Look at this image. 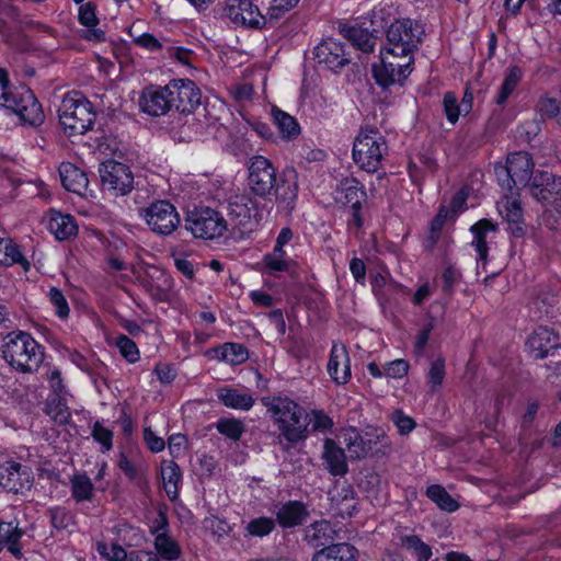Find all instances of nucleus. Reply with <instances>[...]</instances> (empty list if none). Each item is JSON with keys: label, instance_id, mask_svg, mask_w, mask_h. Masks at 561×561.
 I'll list each match as a JSON object with an SVG mask.
<instances>
[{"label": "nucleus", "instance_id": "1", "mask_svg": "<svg viewBox=\"0 0 561 561\" xmlns=\"http://www.w3.org/2000/svg\"><path fill=\"white\" fill-rule=\"evenodd\" d=\"M262 403L286 442L297 444L307 439L310 421L301 405L287 397H266Z\"/></svg>", "mask_w": 561, "mask_h": 561}, {"label": "nucleus", "instance_id": "2", "mask_svg": "<svg viewBox=\"0 0 561 561\" xmlns=\"http://www.w3.org/2000/svg\"><path fill=\"white\" fill-rule=\"evenodd\" d=\"M2 355L12 368L27 374L36 371L44 358L41 345L23 331L10 332L4 337Z\"/></svg>", "mask_w": 561, "mask_h": 561}, {"label": "nucleus", "instance_id": "3", "mask_svg": "<svg viewBox=\"0 0 561 561\" xmlns=\"http://www.w3.org/2000/svg\"><path fill=\"white\" fill-rule=\"evenodd\" d=\"M59 124L69 136L83 135L90 130L95 121L91 102L79 92L64 96L58 107Z\"/></svg>", "mask_w": 561, "mask_h": 561}, {"label": "nucleus", "instance_id": "4", "mask_svg": "<svg viewBox=\"0 0 561 561\" xmlns=\"http://www.w3.org/2000/svg\"><path fill=\"white\" fill-rule=\"evenodd\" d=\"M0 104L14 112L26 124L39 125L44 122V112L34 93L25 87L9 91L8 73L2 68H0Z\"/></svg>", "mask_w": 561, "mask_h": 561}, {"label": "nucleus", "instance_id": "5", "mask_svg": "<svg viewBox=\"0 0 561 561\" xmlns=\"http://www.w3.org/2000/svg\"><path fill=\"white\" fill-rule=\"evenodd\" d=\"M388 151L385 137L377 128H362L353 142L352 157L354 163L362 170L376 172Z\"/></svg>", "mask_w": 561, "mask_h": 561}, {"label": "nucleus", "instance_id": "6", "mask_svg": "<svg viewBox=\"0 0 561 561\" xmlns=\"http://www.w3.org/2000/svg\"><path fill=\"white\" fill-rule=\"evenodd\" d=\"M424 34V27L417 21L398 19L389 25L386 32L387 43L385 47L403 58H407V56L414 57Z\"/></svg>", "mask_w": 561, "mask_h": 561}, {"label": "nucleus", "instance_id": "7", "mask_svg": "<svg viewBox=\"0 0 561 561\" xmlns=\"http://www.w3.org/2000/svg\"><path fill=\"white\" fill-rule=\"evenodd\" d=\"M185 229L195 238L215 240L224 237L228 230V221L218 210L199 207L187 213Z\"/></svg>", "mask_w": 561, "mask_h": 561}, {"label": "nucleus", "instance_id": "8", "mask_svg": "<svg viewBox=\"0 0 561 561\" xmlns=\"http://www.w3.org/2000/svg\"><path fill=\"white\" fill-rule=\"evenodd\" d=\"M534 170V162L527 152H514L507 157L505 164H495L494 171L502 187L512 190L528 184Z\"/></svg>", "mask_w": 561, "mask_h": 561}, {"label": "nucleus", "instance_id": "9", "mask_svg": "<svg viewBox=\"0 0 561 561\" xmlns=\"http://www.w3.org/2000/svg\"><path fill=\"white\" fill-rule=\"evenodd\" d=\"M139 217L158 236H170L180 226L176 208L168 201H156L138 210Z\"/></svg>", "mask_w": 561, "mask_h": 561}, {"label": "nucleus", "instance_id": "10", "mask_svg": "<svg viewBox=\"0 0 561 561\" xmlns=\"http://www.w3.org/2000/svg\"><path fill=\"white\" fill-rule=\"evenodd\" d=\"M414 57L403 58L383 47L380 51V62L374 65V77L379 85L389 87L404 80L411 73Z\"/></svg>", "mask_w": 561, "mask_h": 561}, {"label": "nucleus", "instance_id": "11", "mask_svg": "<svg viewBox=\"0 0 561 561\" xmlns=\"http://www.w3.org/2000/svg\"><path fill=\"white\" fill-rule=\"evenodd\" d=\"M102 187L111 195L125 196L134 188V175L128 165L115 160H107L100 167Z\"/></svg>", "mask_w": 561, "mask_h": 561}, {"label": "nucleus", "instance_id": "12", "mask_svg": "<svg viewBox=\"0 0 561 561\" xmlns=\"http://www.w3.org/2000/svg\"><path fill=\"white\" fill-rule=\"evenodd\" d=\"M228 217L234 228L245 233L257 226L261 216L257 204L251 196L236 194L228 199Z\"/></svg>", "mask_w": 561, "mask_h": 561}, {"label": "nucleus", "instance_id": "13", "mask_svg": "<svg viewBox=\"0 0 561 561\" xmlns=\"http://www.w3.org/2000/svg\"><path fill=\"white\" fill-rule=\"evenodd\" d=\"M248 180L255 195L267 196L275 187L276 170L268 159L255 156L250 159Z\"/></svg>", "mask_w": 561, "mask_h": 561}, {"label": "nucleus", "instance_id": "14", "mask_svg": "<svg viewBox=\"0 0 561 561\" xmlns=\"http://www.w3.org/2000/svg\"><path fill=\"white\" fill-rule=\"evenodd\" d=\"M365 198L364 186L353 176L341 180L334 192V199L337 204L352 208L353 222L357 228L363 224L359 209Z\"/></svg>", "mask_w": 561, "mask_h": 561}, {"label": "nucleus", "instance_id": "15", "mask_svg": "<svg viewBox=\"0 0 561 561\" xmlns=\"http://www.w3.org/2000/svg\"><path fill=\"white\" fill-rule=\"evenodd\" d=\"M33 479V472L28 466L13 460H7L0 465V485L8 492L22 493L30 490Z\"/></svg>", "mask_w": 561, "mask_h": 561}, {"label": "nucleus", "instance_id": "16", "mask_svg": "<svg viewBox=\"0 0 561 561\" xmlns=\"http://www.w3.org/2000/svg\"><path fill=\"white\" fill-rule=\"evenodd\" d=\"M169 90L172 108L181 113H191L201 104V91L192 80H173L169 83Z\"/></svg>", "mask_w": 561, "mask_h": 561}, {"label": "nucleus", "instance_id": "17", "mask_svg": "<svg viewBox=\"0 0 561 561\" xmlns=\"http://www.w3.org/2000/svg\"><path fill=\"white\" fill-rule=\"evenodd\" d=\"M225 14L233 23L248 27H260L266 19L251 0H227Z\"/></svg>", "mask_w": 561, "mask_h": 561}, {"label": "nucleus", "instance_id": "18", "mask_svg": "<svg viewBox=\"0 0 561 561\" xmlns=\"http://www.w3.org/2000/svg\"><path fill=\"white\" fill-rule=\"evenodd\" d=\"M139 104L141 110L151 116L164 115L172 110L169 84L146 88L141 93Z\"/></svg>", "mask_w": 561, "mask_h": 561}, {"label": "nucleus", "instance_id": "19", "mask_svg": "<svg viewBox=\"0 0 561 561\" xmlns=\"http://www.w3.org/2000/svg\"><path fill=\"white\" fill-rule=\"evenodd\" d=\"M328 373L337 385H345L351 379V359L347 348L340 342L333 343L328 362Z\"/></svg>", "mask_w": 561, "mask_h": 561}, {"label": "nucleus", "instance_id": "20", "mask_svg": "<svg viewBox=\"0 0 561 561\" xmlns=\"http://www.w3.org/2000/svg\"><path fill=\"white\" fill-rule=\"evenodd\" d=\"M527 343L535 358H545L560 346V336L553 329L539 327Z\"/></svg>", "mask_w": 561, "mask_h": 561}, {"label": "nucleus", "instance_id": "21", "mask_svg": "<svg viewBox=\"0 0 561 561\" xmlns=\"http://www.w3.org/2000/svg\"><path fill=\"white\" fill-rule=\"evenodd\" d=\"M314 55L319 64L332 70L339 69L348 62L343 44L333 38L321 42L316 47Z\"/></svg>", "mask_w": 561, "mask_h": 561}, {"label": "nucleus", "instance_id": "22", "mask_svg": "<svg viewBox=\"0 0 561 561\" xmlns=\"http://www.w3.org/2000/svg\"><path fill=\"white\" fill-rule=\"evenodd\" d=\"M330 510L333 515L342 518L353 516L356 510L354 491L350 484L335 485L329 492Z\"/></svg>", "mask_w": 561, "mask_h": 561}, {"label": "nucleus", "instance_id": "23", "mask_svg": "<svg viewBox=\"0 0 561 561\" xmlns=\"http://www.w3.org/2000/svg\"><path fill=\"white\" fill-rule=\"evenodd\" d=\"M274 188L278 207L285 213H290L294 209L298 193L296 172L293 170L285 172Z\"/></svg>", "mask_w": 561, "mask_h": 561}, {"label": "nucleus", "instance_id": "24", "mask_svg": "<svg viewBox=\"0 0 561 561\" xmlns=\"http://www.w3.org/2000/svg\"><path fill=\"white\" fill-rule=\"evenodd\" d=\"M497 210L515 237L524 234L523 209L517 198L505 196L497 203Z\"/></svg>", "mask_w": 561, "mask_h": 561}, {"label": "nucleus", "instance_id": "25", "mask_svg": "<svg viewBox=\"0 0 561 561\" xmlns=\"http://www.w3.org/2000/svg\"><path fill=\"white\" fill-rule=\"evenodd\" d=\"M325 468L333 476H344L347 472V462L344 450L334 440L327 438L323 445Z\"/></svg>", "mask_w": 561, "mask_h": 561}, {"label": "nucleus", "instance_id": "26", "mask_svg": "<svg viewBox=\"0 0 561 561\" xmlns=\"http://www.w3.org/2000/svg\"><path fill=\"white\" fill-rule=\"evenodd\" d=\"M144 285L153 298L163 300L172 288V280L164 271L158 267H150L147 271Z\"/></svg>", "mask_w": 561, "mask_h": 561}, {"label": "nucleus", "instance_id": "27", "mask_svg": "<svg viewBox=\"0 0 561 561\" xmlns=\"http://www.w3.org/2000/svg\"><path fill=\"white\" fill-rule=\"evenodd\" d=\"M357 549L346 542L333 543L317 551L312 561H357Z\"/></svg>", "mask_w": 561, "mask_h": 561}, {"label": "nucleus", "instance_id": "28", "mask_svg": "<svg viewBox=\"0 0 561 561\" xmlns=\"http://www.w3.org/2000/svg\"><path fill=\"white\" fill-rule=\"evenodd\" d=\"M59 175L64 187L69 192L82 194L88 187L85 173L70 162L60 164Z\"/></svg>", "mask_w": 561, "mask_h": 561}, {"label": "nucleus", "instance_id": "29", "mask_svg": "<svg viewBox=\"0 0 561 561\" xmlns=\"http://www.w3.org/2000/svg\"><path fill=\"white\" fill-rule=\"evenodd\" d=\"M47 228L58 240H67L76 236L78 230L72 216L56 210L49 211Z\"/></svg>", "mask_w": 561, "mask_h": 561}, {"label": "nucleus", "instance_id": "30", "mask_svg": "<svg viewBox=\"0 0 561 561\" xmlns=\"http://www.w3.org/2000/svg\"><path fill=\"white\" fill-rule=\"evenodd\" d=\"M470 230L473 234L471 245L477 252L478 261L485 264L488 257L486 234L489 232H495L497 226L489 219H481L476 222Z\"/></svg>", "mask_w": 561, "mask_h": 561}, {"label": "nucleus", "instance_id": "31", "mask_svg": "<svg viewBox=\"0 0 561 561\" xmlns=\"http://www.w3.org/2000/svg\"><path fill=\"white\" fill-rule=\"evenodd\" d=\"M530 194L538 201H548L553 194H561V178H556L550 173H541L536 176L531 186Z\"/></svg>", "mask_w": 561, "mask_h": 561}, {"label": "nucleus", "instance_id": "32", "mask_svg": "<svg viewBox=\"0 0 561 561\" xmlns=\"http://www.w3.org/2000/svg\"><path fill=\"white\" fill-rule=\"evenodd\" d=\"M79 22L88 27L83 34L84 38L93 42H102L104 39V33L96 28L99 20L93 3L87 2L79 8Z\"/></svg>", "mask_w": 561, "mask_h": 561}, {"label": "nucleus", "instance_id": "33", "mask_svg": "<svg viewBox=\"0 0 561 561\" xmlns=\"http://www.w3.org/2000/svg\"><path fill=\"white\" fill-rule=\"evenodd\" d=\"M308 516L305 505L300 502H288L277 512V520L283 527L300 525Z\"/></svg>", "mask_w": 561, "mask_h": 561}, {"label": "nucleus", "instance_id": "34", "mask_svg": "<svg viewBox=\"0 0 561 561\" xmlns=\"http://www.w3.org/2000/svg\"><path fill=\"white\" fill-rule=\"evenodd\" d=\"M272 117L283 139L291 140L300 134V127L296 118L288 113L274 107Z\"/></svg>", "mask_w": 561, "mask_h": 561}, {"label": "nucleus", "instance_id": "35", "mask_svg": "<svg viewBox=\"0 0 561 561\" xmlns=\"http://www.w3.org/2000/svg\"><path fill=\"white\" fill-rule=\"evenodd\" d=\"M161 478L167 495L175 500L179 494V483L181 481L180 467L173 460L163 461L161 465Z\"/></svg>", "mask_w": 561, "mask_h": 561}, {"label": "nucleus", "instance_id": "36", "mask_svg": "<svg viewBox=\"0 0 561 561\" xmlns=\"http://www.w3.org/2000/svg\"><path fill=\"white\" fill-rule=\"evenodd\" d=\"M211 352L216 358L230 365H240L249 358L248 350L238 343H225Z\"/></svg>", "mask_w": 561, "mask_h": 561}, {"label": "nucleus", "instance_id": "37", "mask_svg": "<svg viewBox=\"0 0 561 561\" xmlns=\"http://www.w3.org/2000/svg\"><path fill=\"white\" fill-rule=\"evenodd\" d=\"M400 546L417 561H428L433 556L432 548L416 535L401 536Z\"/></svg>", "mask_w": 561, "mask_h": 561}, {"label": "nucleus", "instance_id": "38", "mask_svg": "<svg viewBox=\"0 0 561 561\" xmlns=\"http://www.w3.org/2000/svg\"><path fill=\"white\" fill-rule=\"evenodd\" d=\"M21 536L22 531L12 523H0V551L7 548L10 553L20 558L19 541Z\"/></svg>", "mask_w": 561, "mask_h": 561}, {"label": "nucleus", "instance_id": "39", "mask_svg": "<svg viewBox=\"0 0 561 561\" xmlns=\"http://www.w3.org/2000/svg\"><path fill=\"white\" fill-rule=\"evenodd\" d=\"M306 539L313 547H321L333 539V529L329 522L319 520L306 528Z\"/></svg>", "mask_w": 561, "mask_h": 561}, {"label": "nucleus", "instance_id": "40", "mask_svg": "<svg viewBox=\"0 0 561 561\" xmlns=\"http://www.w3.org/2000/svg\"><path fill=\"white\" fill-rule=\"evenodd\" d=\"M218 398L226 407L231 409L248 411L254 404V399L250 394L230 388L220 389Z\"/></svg>", "mask_w": 561, "mask_h": 561}, {"label": "nucleus", "instance_id": "41", "mask_svg": "<svg viewBox=\"0 0 561 561\" xmlns=\"http://www.w3.org/2000/svg\"><path fill=\"white\" fill-rule=\"evenodd\" d=\"M154 548L157 554L165 561L176 560L181 554V549L176 541L169 537L164 531L156 535Z\"/></svg>", "mask_w": 561, "mask_h": 561}, {"label": "nucleus", "instance_id": "42", "mask_svg": "<svg viewBox=\"0 0 561 561\" xmlns=\"http://www.w3.org/2000/svg\"><path fill=\"white\" fill-rule=\"evenodd\" d=\"M426 495L443 511L448 513L455 512L459 504L451 495L440 485L434 484L427 488Z\"/></svg>", "mask_w": 561, "mask_h": 561}, {"label": "nucleus", "instance_id": "43", "mask_svg": "<svg viewBox=\"0 0 561 561\" xmlns=\"http://www.w3.org/2000/svg\"><path fill=\"white\" fill-rule=\"evenodd\" d=\"M523 76V71L517 66L510 67L507 70V75L502 83L501 90L496 98L497 104H503L506 102L511 93L515 90L516 85L520 81Z\"/></svg>", "mask_w": 561, "mask_h": 561}, {"label": "nucleus", "instance_id": "44", "mask_svg": "<svg viewBox=\"0 0 561 561\" xmlns=\"http://www.w3.org/2000/svg\"><path fill=\"white\" fill-rule=\"evenodd\" d=\"M71 491L77 502L90 501L93 495V484L89 477L78 474L71 479Z\"/></svg>", "mask_w": 561, "mask_h": 561}, {"label": "nucleus", "instance_id": "45", "mask_svg": "<svg viewBox=\"0 0 561 561\" xmlns=\"http://www.w3.org/2000/svg\"><path fill=\"white\" fill-rule=\"evenodd\" d=\"M47 414L58 424H67L70 420V412L61 396L49 399L46 405Z\"/></svg>", "mask_w": 561, "mask_h": 561}, {"label": "nucleus", "instance_id": "46", "mask_svg": "<svg viewBox=\"0 0 561 561\" xmlns=\"http://www.w3.org/2000/svg\"><path fill=\"white\" fill-rule=\"evenodd\" d=\"M537 111L543 118H549L561 125V103L552 98H541Z\"/></svg>", "mask_w": 561, "mask_h": 561}, {"label": "nucleus", "instance_id": "47", "mask_svg": "<svg viewBox=\"0 0 561 561\" xmlns=\"http://www.w3.org/2000/svg\"><path fill=\"white\" fill-rule=\"evenodd\" d=\"M5 260H3L2 265H13L20 264L24 272H27L30 268V262L24 257L21 253L19 247L14 244L11 240H7V247H3V251Z\"/></svg>", "mask_w": 561, "mask_h": 561}, {"label": "nucleus", "instance_id": "48", "mask_svg": "<svg viewBox=\"0 0 561 561\" xmlns=\"http://www.w3.org/2000/svg\"><path fill=\"white\" fill-rule=\"evenodd\" d=\"M218 432L226 437L238 440L244 432L243 424L236 419H222L216 425Z\"/></svg>", "mask_w": 561, "mask_h": 561}, {"label": "nucleus", "instance_id": "49", "mask_svg": "<svg viewBox=\"0 0 561 561\" xmlns=\"http://www.w3.org/2000/svg\"><path fill=\"white\" fill-rule=\"evenodd\" d=\"M348 39L358 47L360 50L365 53H369L374 49V41L368 33L364 32L362 28L352 27L347 31Z\"/></svg>", "mask_w": 561, "mask_h": 561}, {"label": "nucleus", "instance_id": "50", "mask_svg": "<svg viewBox=\"0 0 561 561\" xmlns=\"http://www.w3.org/2000/svg\"><path fill=\"white\" fill-rule=\"evenodd\" d=\"M443 107L449 123L455 124L462 112L457 98L453 92H446L443 98Z\"/></svg>", "mask_w": 561, "mask_h": 561}, {"label": "nucleus", "instance_id": "51", "mask_svg": "<svg viewBox=\"0 0 561 561\" xmlns=\"http://www.w3.org/2000/svg\"><path fill=\"white\" fill-rule=\"evenodd\" d=\"M116 346L118 347L122 356L129 363H135L139 358V351L136 343L126 335H119L116 339Z\"/></svg>", "mask_w": 561, "mask_h": 561}, {"label": "nucleus", "instance_id": "52", "mask_svg": "<svg viewBox=\"0 0 561 561\" xmlns=\"http://www.w3.org/2000/svg\"><path fill=\"white\" fill-rule=\"evenodd\" d=\"M445 378V362L442 358L435 359L427 374V382L432 390L440 387Z\"/></svg>", "mask_w": 561, "mask_h": 561}, {"label": "nucleus", "instance_id": "53", "mask_svg": "<svg viewBox=\"0 0 561 561\" xmlns=\"http://www.w3.org/2000/svg\"><path fill=\"white\" fill-rule=\"evenodd\" d=\"M48 297L56 309V314L62 319L67 318L69 316L70 308L64 294L58 288L51 287L48 291Z\"/></svg>", "mask_w": 561, "mask_h": 561}, {"label": "nucleus", "instance_id": "54", "mask_svg": "<svg viewBox=\"0 0 561 561\" xmlns=\"http://www.w3.org/2000/svg\"><path fill=\"white\" fill-rule=\"evenodd\" d=\"M274 528V522L266 517L253 519L247 526L248 531L253 536H265Z\"/></svg>", "mask_w": 561, "mask_h": 561}, {"label": "nucleus", "instance_id": "55", "mask_svg": "<svg viewBox=\"0 0 561 561\" xmlns=\"http://www.w3.org/2000/svg\"><path fill=\"white\" fill-rule=\"evenodd\" d=\"M410 365L404 359H394L385 365L386 378H402L409 371Z\"/></svg>", "mask_w": 561, "mask_h": 561}, {"label": "nucleus", "instance_id": "56", "mask_svg": "<svg viewBox=\"0 0 561 561\" xmlns=\"http://www.w3.org/2000/svg\"><path fill=\"white\" fill-rule=\"evenodd\" d=\"M298 2L299 0H273L267 15L270 19L277 20L285 12L291 10Z\"/></svg>", "mask_w": 561, "mask_h": 561}, {"label": "nucleus", "instance_id": "57", "mask_svg": "<svg viewBox=\"0 0 561 561\" xmlns=\"http://www.w3.org/2000/svg\"><path fill=\"white\" fill-rule=\"evenodd\" d=\"M391 420L398 427V431L401 435L409 434L415 427L414 420L405 415L402 411L393 412Z\"/></svg>", "mask_w": 561, "mask_h": 561}, {"label": "nucleus", "instance_id": "58", "mask_svg": "<svg viewBox=\"0 0 561 561\" xmlns=\"http://www.w3.org/2000/svg\"><path fill=\"white\" fill-rule=\"evenodd\" d=\"M309 421L312 422V428L314 431L327 432L333 426L332 420L320 410H313Z\"/></svg>", "mask_w": 561, "mask_h": 561}, {"label": "nucleus", "instance_id": "59", "mask_svg": "<svg viewBox=\"0 0 561 561\" xmlns=\"http://www.w3.org/2000/svg\"><path fill=\"white\" fill-rule=\"evenodd\" d=\"M263 262L271 272H284L288 271L290 261L288 259L278 257L273 253H268L264 256Z\"/></svg>", "mask_w": 561, "mask_h": 561}, {"label": "nucleus", "instance_id": "60", "mask_svg": "<svg viewBox=\"0 0 561 561\" xmlns=\"http://www.w3.org/2000/svg\"><path fill=\"white\" fill-rule=\"evenodd\" d=\"M92 435L94 439L104 447L105 450H110L112 448L113 434L110 430L96 423L93 426Z\"/></svg>", "mask_w": 561, "mask_h": 561}, {"label": "nucleus", "instance_id": "61", "mask_svg": "<svg viewBox=\"0 0 561 561\" xmlns=\"http://www.w3.org/2000/svg\"><path fill=\"white\" fill-rule=\"evenodd\" d=\"M134 43L140 47H144L149 50H156L160 48L159 41L149 33H144L133 38Z\"/></svg>", "mask_w": 561, "mask_h": 561}, {"label": "nucleus", "instance_id": "62", "mask_svg": "<svg viewBox=\"0 0 561 561\" xmlns=\"http://www.w3.org/2000/svg\"><path fill=\"white\" fill-rule=\"evenodd\" d=\"M350 270L357 283L364 284L366 278V266L363 260L354 257L350 262Z\"/></svg>", "mask_w": 561, "mask_h": 561}, {"label": "nucleus", "instance_id": "63", "mask_svg": "<svg viewBox=\"0 0 561 561\" xmlns=\"http://www.w3.org/2000/svg\"><path fill=\"white\" fill-rule=\"evenodd\" d=\"M144 435L148 447L153 453H159L164 448V440L158 437L151 430L146 428Z\"/></svg>", "mask_w": 561, "mask_h": 561}, {"label": "nucleus", "instance_id": "64", "mask_svg": "<svg viewBox=\"0 0 561 561\" xmlns=\"http://www.w3.org/2000/svg\"><path fill=\"white\" fill-rule=\"evenodd\" d=\"M51 524L57 529L66 528L68 525L69 516L61 508H55L50 511Z\"/></svg>", "mask_w": 561, "mask_h": 561}]
</instances>
